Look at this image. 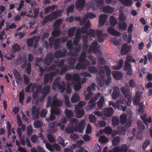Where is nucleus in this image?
I'll return each mask as SVG.
<instances>
[{
  "mask_svg": "<svg viewBox=\"0 0 152 152\" xmlns=\"http://www.w3.org/2000/svg\"><path fill=\"white\" fill-rule=\"evenodd\" d=\"M129 86L131 88H135L136 86L137 85V83L133 79H131L129 80Z\"/></svg>",
  "mask_w": 152,
  "mask_h": 152,
  "instance_id": "nucleus-58",
  "label": "nucleus"
},
{
  "mask_svg": "<svg viewBox=\"0 0 152 152\" xmlns=\"http://www.w3.org/2000/svg\"><path fill=\"white\" fill-rule=\"evenodd\" d=\"M72 80L75 81V82L80 81L81 78L77 73H75L72 75Z\"/></svg>",
  "mask_w": 152,
  "mask_h": 152,
  "instance_id": "nucleus-44",
  "label": "nucleus"
},
{
  "mask_svg": "<svg viewBox=\"0 0 152 152\" xmlns=\"http://www.w3.org/2000/svg\"><path fill=\"white\" fill-rule=\"evenodd\" d=\"M57 85H53V89H54V87L57 88L60 90L61 93H63L65 91L66 89V84L63 81H61L60 83L57 84Z\"/></svg>",
  "mask_w": 152,
  "mask_h": 152,
  "instance_id": "nucleus-14",
  "label": "nucleus"
},
{
  "mask_svg": "<svg viewBox=\"0 0 152 152\" xmlns=\"http://www.w3.org/2000/svg\"><path fill=\"white\" fill-rule=\"evenodd\" d=\"M47 137L50 142L53 143L55 142L54 138L52 134L49 133L48 134Z\"/></svg>",
  "mask_w": 152,
  "mask_h": 152,
  "instance_id": "nucleus-60",
  "label": "nucleus"
},
{
  "mask_svg": "<svg viewBox=\"0 0 152 152\" xmlns=\"http://www.w3.org/2000/svg\"><path fill=\"white\" fill-rule=\"evenodd\" d=\"M51 20V18L49 15H48L44 18V19L42 22V25H44Z\"/></svg>",
  "mask_w": 152,
  "mask_h": 152,
  "instance_id": "nucleus-52",
  "label": "nucleus"
},
{
  "mask_svg": "<svg viewBox=\"0 0 152 152\" xmlns=\"http://www.w3.org/2000/svg\"><path fill=\"white\" fill-rule=\"evenodd\" d=\"M51 97L48 96L47 98L46 107H52L53 106L61 107L62 105V101L57 99V95H54L53 98V102H51Z\"/></svg>",
  "mask_w": 152,
  "mask_h": 152,
  "instance_id": "nucleus-2",
  "label": "nucleus"
},
{
  "mask_svg": "<svg viewBox=\"0 0 152 152\" xmlns=\"http://www.w3.org/2000/svg\"><path fill=\"white\" fill-rule=\"evenodd\" d=\"M86 124L85 120L84 119L82 120L80 122L78 126L76 128V130H78L79 132L82 133L85 128Z\"/></svg>",
  "mask_w": 152,
  "mask_h": 152,
  "instance_id": "nucleus-16",
  "label": "nucleus"
},
{
  "mask_svg": "<svg viewBox=\"0 0 152 152\" xmlns=\"http://www.w3.org/2000/svg\"><path fill=\"white\" fill-rule=\"evenodd\" d=\"M120 140V138L119 136L115 137L112 140L113 145H115L119 144Z\"/></svg>",
  "mask_w": 152,
  "mask_h": 152,
  "instance_id": "nucleus-45",
  "label": "nucleus"
},
{
  "mask_svg": "<svg viewBox=\"0 0 152 152\" xmlns=\"http://www.w3.org/2000/svg\"><path fill=\"white\" fill-rule=\"evenodd\" d=\"M104 113L105 116L109 117L113 115L114 113V110L112 107L106 108L104 109Z\"/></svg>",
  "mask_w": 152,
  "mask_h": 152,
  "instance_id": "nucleus-17",
  "label": "nucleus"
},
{
  "mask_svg": "<svg viewBox=\"0 0 152 152\" xmlns=\"http://www.w3.org/2000/svg\"><path fill=\"white\" fill-rule=\"evenodd\" d=\"M55 56L52 52L48 53L44 60L45 64L48 66L50 65L53 61Z\"/></svg>",
  "mask_w": 152,
  "mask_h": 152,
  "instance_id": "nucleus-6",
  "label": "nucleus"
},
{
  "mask_svg": "<svg viewBox=\"0 0 152 152\" xmlns=\"http://www.w3.org/2000/svg\"><path fill=\"white\" fill-rule=\"evenodd\" d=\"M104 101V97L102 96L97 102V104L98 107L100 108H102L103 107Z\"/></svg>",
  "mask_w": 152,
  "mask_h": 152,
  "instance_id": "nucleus-42",
  "label": "nucleus"
},
{
  "mask_svg": "<svg viewBox=\"0 0 152 152\" xmlns=\"http://www.w3.org/2000/svg\"><path fill=\"white\" fill-rule=\"evenodd\" d=\"M67 51L66 49H64L63 51L61 50H58L54 53V56L56 58H62L66 56Z\"/></svg>",
  "mask_w": 152,
  "mask_h": 152,
  "instance_id": "nucleus-8",
  "label": "nucleus"
},
{
  "mask_svg": "<svg viewBox=\"0 0 152 152\" xmlns=\"http://www.w3.org/2000/svg\"><path fill=\"white\" fill-rule=\"evenodd\" d=\"M94 151V152H101V148L100 145L98 144L95 145Z\"/></svg>",
  "mask_w": 152,
  "mask_h": 152,
  "instance_id": "nucleus-63",
  "label": "nucleus"
},
{
  "mask_svg": "<svg viewBox=\"0 0 152 152\" xmlns=\"http://www.w3.org/2000/svg\"><path fill=\"white\" fill-rule=\"evenodd\" d=\"M123 61L122 59L119 60L118 63L116 65L113 66V68L114 70H118L121 69L123 66Z\"/></svg>",
  "mask_w": 152,
  "mask_h": 152,
  "instance_id": "nucleus-31",
  "label": "nucleus"
},
{
  "mask_svg": "<svg viewBox=\"0 0 152 152\" xmlns=\"http://www.w3.org/2000/svg\"><path fill=\"white\" fill-rule=\"evenodd\" d=\"M123 4L126 6H129L133 4L132 0H119Z\"/></svg>",
  "mask_w": 152,
  "mask_h": 152,
  "instance_id": "nucleus-36",
  "label": "nucleus"
},
{
  "mask_svg": "<svg viewBox=\"0 0 152 152\" xmlns=\"http://www.w3.org/2000/svg\"><path fill=\"white\" fill-rule=\"evenodd\" d=\"M112 123L113 126H115L119 124V120L117 117H113L112 119Z\"/></svg>",
  "mask_w": 152,
  "mask_h": 152,
  "instance_id": "nucleus-37",
  "label": "nucleus"
},
{
  "mask_svg": "<svg viewBox=\"0 0 152 152\" xmlns=\"http://www.w3.org/2000/svg\"><path fill=\"white\" fill-rule=\"evenodd\" d=\"M103 69L105 71L106 75L108 77L106 82V85L107 86H108L109 83L111 81V78L110 77L111 75V71L109 67L107 65H105L103 67Z\"/></svg>",
  "mask_w": 152,
  "mask_h": 152,
  "instance_id": "nucleus-13",
  "label": "nucleus"
},
{
  "mask_svg": "<svg viewBox=\"0 0 152 152\" xmlns=\"http://www.w3.org/2000/svg\"><path fill=\"white\" fill-rule=\"evenodd\" d=\"M109 22L110 25L112 27H114L117 23V21L113 16L110 17Z\"/></svg>",
  "mask_w": 152,
  "mask_h": 152,
  "instance_id": "nucleus-29",
  "label": "nucleus"
},
{
  "mask_svg": "<svg viewBox=\"0 0 152 152\" xmlns=\"http://www.w3.org/2000/svg\"><path fill=\"white\" fill-rule=\"evenodd\" d=\"M100 93H98L94 96V99H91L88 102V105L86 106V109L87 111H89L94 108L96 105V103L95 101L99 99V97L101 96Z\"/></svg>",
  "mask_w": 152,
  "mask_h": 152,
  "instance_id": "nucleus-4",
  "label": "nucleus"
},
{
  "mask_svg": "<svg viewBox=\"0 0 152 152\" xmlns=\"http://www.w3.org/2000/svg\"><path fill=\"white\" fill-rule=\"evenodd\" d=\"M119 95V91L118 90H114L112 93V97L113 99H116L118 97Z\"/></svg>",
  "mask_w": 152,
  "mask_h": 152,
  "instance_id": "nucleus-46",
  "label": "nucleus"
},
{
  "mask_svg": "<svg viewBox=\"0 0 152 152\" xmlns=\"http://www.w3.org/2000/svg\"><path fill=\"white\" fill-rule=\"evenodd\" d=\"M107 32L112 35L117 37H119L121 35V34L113 27H108L107 29Z\"/></svg>",
  "mask_w": 152,
  "mask_h": 152,
  "instance_id": "nucleus-11",
  "label": "nucleus"
},
{
  "mask_svg": "<svg viewBox=\"0 0 152 152\" xmlns=\"http://www.w3.org/2000/svg\"><path fill=\"white\" fill-rule=\"evenodd\" d=\"M23 90H22V92H20L19 95V101L20 104H22L23 102V100L24 98V95Z\"/></svg>",
  "mask_w": 152,
  "mask_h": 152,
  "instance_id": "nucleus-56",
  "label": "nucleus"
},
{
  "mask_svg": "<svg viewBox=\"0 0 152 152\" xmlns=\"http://www.w3.org/2000/svg\"><path fill=\"white\" fill-rule=\"evenodd\" d=\"M77 58L76 57L73 58L70 57L69 58L68 61L69 65H74L76 63Z\"/></svg>",
  "mask_w": 152,
  "mask_h": 152,
  "instance_id": "nucleus-41",
  "label": "nucleus"
},
{
  "mask_svg": "<svg viewBox=\"0 0 152 152\" xmlns=\"http://www.w3.org/2000/svg\"><path fill=\"white\" fill-rule=\"evenodd\" d=\"M49 40L50 48H52L54 45L55 50L58 49L61 43V39L60 38H57L55 39L52 37H51L49 38Z\"/></svg>",
  "mask_w": 152,
  "mask_h": 152,
  "instance_id": "nucleus-5",
  "label": "nucleus"
},
{
  "mask_svg": "<svg viewBox=\"0 0 152 152\" xmlns=\"http://www.w3.org/2000/svg\"><path fill=\"white\" fill-rule=\"evenodd\" d=\"M103 10L104 12L105 13H111L113 12L114 9L110 6H107L103 7Z\"/></svg>",
  "mask_w": 152,
  "mask_h": 152,
  "instance_id": "nucleus-28",
  "label": "nucleus"
},
{
  "mask_svg": "<svg viewBox=\"0 0 152 152\" xmlns=\"http://www.w3.org/2000/svg\"><path fill=\"white\" fill-rule=\"evenodd\" d=\"M98 42L96 40L94 41L92 45L89 48L88 51L89 50L94 52H96L98 50L97 48Z\"/></svg>",
  "mask_w": 152,
  "mask_h": 152,
  "instance_id": "nucleus-23",
  "label": "nucleus"
},
{
  "mask_svg": "<svg viewBox=\"0 0 152 152\" xmlns=\"http://www.w3.org/2000/svg\"><path fill=\"white\" fill-rule=\"evenodd\" d=\"M128 147L127 145L123 144L121 146H116L113 149V152H127Z\"/></svg>",
  "mask_w": 152,
  "mask_h": 152,
  "instance_id": "nucleus-7",
  "label": "nucleus"
},
{
  "mask_svg": "<svg viewBox=\"0 0 152 152\" xmlns=\"http://www.w3.org/2000/svg\"><path fill=\"white\" fill-rule=\"evenodd\" d=\"M39 110L37 109L36 107L34 106L32 107V117L34 119H38L39 118Z\"/></svg>",
  "mask_w": 152,
  "mask_h": 152,
  "instance_id": "nucleus-20",
  "label": "nucleus"
},
{
  "mask_svg": "<svg viewBox=\"0 0 152 152\" xmlns=\"http://www.w3.org/2000/svg\"><path fill=\"white\" fill-rule=\"evenodd\" d=\"M52 77L50 75V73H46L45 74L44 77V85H47L49 82V80H51Z\"/></svg>",
  "mask_w": 152,
  "mask_h": 152,
  "instance_id": "nucleus-32",
  "label": "nucleus"
},
{
  "mask_svg": "<svg viewBox=\"0 0 152 152\" xmlns=\"http://www.w3.org/2000/svg\"><path fill=\"white\" fill-rule=\"evenodd\" d=\"M50 91V87L49 86H46L44 87L42 89L41 94L45 95L46 96L49 94Z\"/></svg>",
  "mask_w": 152,
  "mask_h": 152,
  "instance_id": "nucleus-24",
  "label": "nucleus"
},
{
  "mask_svg": "<svg viewBox=\"0 0 152 152\" xmlns=\"http://www.w3.org/2000/svg\"><path fill=\"white\" fill-rule=\"evenodd\" d=\"M76 117L78 118H82L85 114V111L83 109H80L78 108H75V109Z\"/></svg>",
  "mask_w": 152,
  "mask_h": 152,
  "instance_id": "nucleus-19",
  "label": "nucleus"
},
{
  "mask_svg": "<svg viewBox=\"0 0 152 152\" xmlns=\"http://www.w3.org/2000/svg\"><path fill=\"white\" fill-rule=\"evenodd\" d=\"M107 17V16L105 14H102L100 16L99 24V27L102 26L104 24Z\"/></svg>",
  "mask_w": 152,
  "mask_h": 152,
  "instance_id": "nucleus-21",
  "label": "nucleus"
},
{
  "mask_svg": "<svg viewBox=\"0 0 152 152\" xmlns=\"http://www.w3.org/2000/svg\"><path fill=\"white\" fill-rule=\"evenodd\" d=\"M88 58L91 62L93 65H95L96 64V59L95 58H94L92 55L89 56L88 57Z\"/></svg>",
  "mask_w": 152,
  "mask_h": 152,
  "instance_id": "nucleus-61",
  "label": "nucleus"
},
{
  "mask_svg": "<svg viewBox=\"0 0 152 152\" xmlns=\"http://www.w3.org/2000/svg\"><path fill=\"white\" fill-rule=\"evenodd\" d=\"M119 28L122 31H125L127 28V24L125 22H120L118 24Z\"/></svg>",
  "mask_w": 152,
  "mask_h": 152,
  "instance_id": "nucleus-38",
  "label": "nucleus"
},
{
  "mask_svg": "<svg viewBox=\"0 0 152 152\" xmlns=\"http://www.w3.org/2000/svg\"><path fill=\"white\" fill-rule=\"evenodd\" d=\"M88 32L91 37L93 38L95 37L96 35L97 37L102 35L103 33L102 31L101 30L98 29L95 30L91 29H89Z\"/></svg>",
  "mask_w": 152,
  "mask_h": 152,
  "instance_id": "nucleus-10",
  "label": "nucleus"
},
{
  "mask_svg": "<svg viewBox=\"0 0 152 152\" xmlns=\"http://www.w3.org/2000/svg\"><path fill=\"white\" fill-rule=\"evenodd\" d=\"M61 32L60 29L58 28H57L54 30L51 33L52 35L54 37H56L59 36Z\"/></svg>",
  "mask_w": 152,
  "mask_h": 152,
  "instance_id": "nucleus-43",
  "label": "nucleus"
},
{
  "mask_svg": "<svg viewBox=\"0 0 152 152\" xmlns=\"http://www.w3.org/2000/svg\"><path fill=\"white\" fill-rule=\"evenodd\" d=\"M42 124L39 120H36L34 122L33 125L35 128H39L42 127Z\"/></svg>",
  "mask_w": 152,
  "mask_h": 152,
  "instance_id": "nucleus-55",
  "label": "nucleus"
},
{
  "mask_svg": "<svg viewBox=\"0 0 152 152\" xmlns=\"http://www.w3.org/2000/svg\"><path fill=\"white\" fill-rule=\"evenodd\" d=\"M50 111L51 113L56 115H59L61 114L60 110L57 107L52 108Z\"/></svg>",
  "mask_w": 152,
  "mask_h": 152,
  "instance_id": "nucleus-35",
  "label": "nucleus"
},
{
  "mask_svg": "<svg viewBox=\"0 0 152 152\" xmlns=\"http://www.w3.org/2000/svg\"><path fill=\"white\" fill-rule=\"evenodd\" d=\"M55 8L56 5H53L51 6H49L45 8L44 13L46 14L49 13L51 11L54 10Z\"/></svg>",
  "mask_w": 152,
  "mask_h": 152,
  "instance_id": "nucleus-34",
  "label": "nucleus"
},
{
  "mask_svg": "<svg viewBox=\"0 0 152 152\" xmlns=\"http://www.w3.org/2000/svg\"><path fill=\"white\" fill-rule=\"evenodd\" d=\"M27 61L26 58H20L16 61V64L17 65H20V67L22 69L26 68L27 66L25 71L27 74L29 75L31 74V64L30 63H27Z\"/></svg>",
  "mask_w": 152,
  "mask_h": 152,
  "instance_id": "nucleus-1",
  "label": "nucleus"
},
{
  "mask_svg": "<svg viewBox=\"0 0 152 152\" xmlns=\"http://www.w3.org/2000/svg\"><path fill=\"white\" fill-rule=\"evenodd\" d=\"M131 46L128 45L126 43L123 45L121 50V53L122 55L128 54L131 50Z\"/></svg>",
  "mask_w": 152,
  "mask_h": 152,
  "instance_id": "nucleus-9",
  "label": "nucleus"
},
{
  "mask_svg": "<svg viewBox=\"0 0 152 152\" xmlns=\"http://www.w3.org/2000/svg\"><path fill=\"white\" fill-rule=\"evenodd\" d=\"M86 3L85 0H78L75 2V7L78 10L83 8L85 6Z\"/></svg>",
  "mask_w": 152,
  "mask_h": 152,
  "instance_id": "nucleus-18",
  "label": "nucleus"
},
{
  "mask_svg": "<svg viewBox=\"0 0 152 152\" xmlns=\"http://www.w3.org/2000/svg\"><path fill=\"white\" fill-rule=\"evenodd\" d=\"M99 141L102 143H105L108 141V139L105 136L102 135L99 137Z\"/></svg>",
  "mask_w": 152,
  "mask_h": 152,
  "instance_id": "nucleus-53",
  "label": "nucleus"
},
{
  "mask_svg": "<svg viewBox=\"0 0 152 152\" xmlns=\"http://www.w3.org/2000/svg\"><path fill=\"white\" fill-rule=\"evenodd\" d=\"M90 65V63L87 61L85 63H77L75 67V68L77 70H80L81 69H85L87 66H89Z\"/></svg>",
  "mask_w": 152,
  "mask_h": 152,
  "instance_id": "nucleus-15",
  "label": "nucleus"
},
{
  "mask_svg": "<svg viewBox=\"0 0 152 152\" xmlns=\"http://www.w3.org/2000/svg\"><path fill=\"white\" fill-rule=\"evenodd\" d=\"M49 125L52 133H55L57 131V127L55 123H53L50 124Z\"/></svg>",
  "mask_w": 152,
  "mask_h": 152,
  "instance_id": "nucleus-47",
  "label": "nucleus"
},
{
  "mask_svg": "<svg viewBox=\"0 0 152 152\" xmlns=\"http://www.w3.org/2000/svg\"><path fill=\"white\" fill-rule=\"evenodd\" d=\"M76 27H74L68 29L67 36L69 37H71L73 36L76 30Z\"/></svg>",
  "mask_w": 152,
  "mask_h": 152,
  "instance_id": "nucleus-39",
  "label": "nucleus"
},
{
  "mask_svg": "<svg viewBox=\"0 0 152 152\" xmlns=\"http://www.w3.org/2000/svg\"><path fill=\"white\" fill-rule=\"evenodd\" d=\"M88 70L90 72L93 73H95L98 72L97 68L95 66H89Z\"/></svg>",
  "mask_w": 152,
  "mask_h": 152,
  "instance_id": "nucleus-54",
  "label": "nucleus"
},
{
  "mask_svg": "<svg viewBox=\"0 0 152 152\" xmlns=\"http://www.w3.org/2000/svg\"><path fill=\"white\" fill-rule=\"evenodd\" d=\"M12 48L13 50L12 53L16 52L19 51L20 49V47L18 43H15L12 46Z\"/></svg>",
  "mask_w": 152,
  "mask_h": 152,
  "instance_id": "nucleus-33",
  "label": "nucleus"
},
{
  "mask_svg": "<svg viewBox=\"0 0 152 152\" xmlns=\"http://www.w3.org/2000/svg\"><path fill=\"white\" fill-rule=\"evenodd\" d=\"M64 113L66 117L67 118H70L73 117L74 115L72 112L68 109H66L64 110Z\"/></svg>",
  "mask_w": 152,
  "mask_h": 152,
  "instance_id": "nucleus-40",
  "label": "nucleus"
},
{
  "mask_svg": "<svg viewBox=\"0 0 152 152\" xmlns=\"http://www.w3.org/2000/svg\"><path fill=\"white\" fill-rule=\"evenodd\" d=\"M125 61L129 63L131 62L134 63H135L136 62V60L134 58L133 56L129 55L126 56V60Z\"/></svg>",
  "mask_w": 152,
  "mask_h": 152,
  "instance_id": "nucleus-48",
  "label": "nucleus"
},
{
  "mask_svg": "<svg viewBox=\"0 0 152 152\" xmlns=\"http://www.w3.org/2000/svg\"><path fill=\"white\" fill-rule=\"evenodd\" d=\"M127 116L126 114H123L120 116V122L122 124H125L127 121Z\"/></svg>",
  "mask_w": 152,
  "mask_h": 152,
  "instance_id": "nucleus-49",
  "label": "nucleus"
},
{
  "mask_svg": "<svg viewBox=\"0 0 152 152\" xmlns=\"http://www.w3.org/2000/svg\"><path fill=\"white\" fill-rule=\"evenodd\" d=\"M33 129L32 125H29L27 127V133L28 136H30L33 132Z\"/></svg>",
  "mask_w": 152,
  "mask_h": 152,
  "instance_id": "nucleus-62",
  "label": "nucleus"
},
{
  "mask_svg": "<svg viewBox=\"0 0 152 152\" xmlns=\"http://www.w3.org/2000/svg\"><path fill=\"white\" fill-rule=\"evenodd\" d=\"M68 66L66 65H64L63 67L61 68L60 72H59V75H61L65 74L68 71Z\"/></svg>",
  "mask_w": 152,
  "mask_h": 152,
  "instance_id": "nucleus-51",
  "label": "nucleus"
},
{
  "mask_svg": "<svg viewBox=\"0 0 152 152\" xmlns=\"http://www.w3.org/2000/svg\"><path fill=\"white\" fill-rule=\"evenodd\" d=\"M66 47L69 50L73 49L74 47L71 40H69L67 41L66 43Z\"/></svg>",
  "mask_w": 152,
  "mask_h": 152,
  "instance_id": "nucleus-50",
  "label": "nucleus"
},
{
  "mask_svg": "<svg viewBox=\"0 0 152 152\" xmlns=\"http://www.w3.org/2000/svg\"><path fill=\"white\" fill-rule=\"evenodd\" d=\"M73 88L74 90L76 91H78L81 87V83L80 81H77V82L74 83Z\"/></svg>",
  "mask_w": 152,
  "mask_h": 152,
  "instance_id": "nucleus-27",
  "label": "nucleus"
},
{
  "mask_svg": "<svg viewBox=\"0 0 152 152\" xmlns=\"http://www.w3.org/2000/svg\"><path fill=\"white\" fill-rule=\"evenodd\" d=\"M80 98L77 94H74L71 98V101L73 103H76L79 102Z\"/></svg>",
  "mask_w": 152,
  "mask_h": 152,
  "instance_id": "nucleus-30",
  "label": "nucleus"
},
{
  "mask_svg": "<svg viewBox=\"0 0 152 152\" xmlns=\"http://www.w3.org/2000/svg\"><path fill=\"white\" fill-rule=\"evenodd\" d=\"M124 67L126 71H127L128 70L132 69V64H130L129 63L125 61Z\"/></svg>",
  "mask_w": 152,
  "mask_h": 152,
  "instance_id": "nucleus-57",
  "label": "nucleus"
},
{
  "mask_svg": "<svg viewBox=\"0 0 152 152\" xmlns=\"http://www.w3.org/2000/svg\"><path fill=\"white\" fill-rule=\"evenodd\" d=\"M112 75L114 78L117 80H120L122 76V73L118 71H115L112 73Z\"/></svg>",
  "mask_w": 152,
  "mask_h": 152,
  "instance_id": "nucleus-25",
  "label": "nucleus"
},
{
  "mask_svg": "<svg viewBox=\"0 0 152 152\" xmlns=\"http://www.w3.org/2000/svg\"><path fill=\"white\" fill-rule=\"evenodd\" d=\"M127 130V128L125 126H119L117 127V132L119 135H124Z\"/></svg>",
  "mask_w": 152,
  "mask_h": 152,
  "instance_id": "nucleus-22",
  "label": "nucleus"
},
{
  "mask_svg": "<svg viewBox=\"0 0 152 152\" xmlns=\"http://www.w3.org/2000/svg\"><path fill=\"white\" fill-rule=\"evenodd\" d=\"M13 74L15 76L16 83L18 82V81H20L21 80V78L20 76L19 72L16 69H14L13 70Z\"/></svg>",
  "mask_w": 152,
  "mask_h": 152,
  "instance_id": "nucleus-26",
  "label": "nucleus"
},
{
  "mask_svg": "<svg viewBox=\"0 0 152 152\" xmlns=\"http://www.w3.org/2000/svg\"><path fill=\"white\" fill-rule=\"evenodd\" d=\"M121 90L125 96V100L126 104L130 105L132 102L131 95L129 86L125 85V86H122Z\"/></svg>",
  "mask_w": 152,
  "mask_h": 152,
  "instance_id": "nucleus-3",
  "label": "nucleus"
},
{
  "mask_svg": "<svg viewBox=\"0 0 152 152\" xmlns=\"http://www.w3.org/2000/svg\"><path fill=\"white\" fill-rule=\"evenodd\" d=\"M118 105V108L123 111L126 110V105L123 100H117L116 102Z\"/></svg>",
  "mask_w": 152,
  "mask_h": 152,
  "instance_id": "nucleus-12",
  "label": "nucleus"
},
{
  "mask_svg": "<svg viewBox=\"0 0 152 152\" xmlns=\"http://www.w3.org/2000/svg\"><path fill=\"white\" fill-rule=\"evenodd\" d=\"M45 146L46 148L51 152L54 151L55 150L54 149L53 145H52L48 143L45 144Z\"/></svg>",
  "mask_w": 152,
  "mask_h": 152,
  "instance_id": "nucleus-59",
  "label": "nucleus"
},
{
  "mask_svg": "<svg viewBox=\"0 0 152 152\" xmlns=\"http://www.w3.org/2000/svg\"><path fill=\"white\" fill-rule=\"evenodd\" d=\"M62 21L61 19H58L55 21L54 23V25L56 27H58L61 25Z\"/></svg>",
  "mask_w": 152,
  "mask_h": 152,
  "instance_id": "nucleus-64",
  "label": "nucleus"
}]
</instances>
